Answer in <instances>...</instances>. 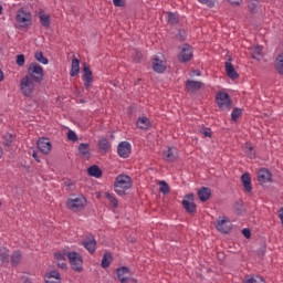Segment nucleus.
<instances>
[{
	"label": "nucleus",
	"instance_id": "9b49d317",
	"mask_svg": "<svg viewBox=\"0 0 283 283\" xmlns=\"http://www.w3.org/2000/svg\"><path fill=\"white\" fill-rule=\"evenodd\" d=\"M38 149L41 151V154L48 155L50 151H52V143L49 138L41 137L38 139Z\"/></svg>",
	"mask_w": 283,
	"mask_h": 283
},
{
	"label": "nucleus",
	"instance_id": "13d9d810",
	"mask_svg": "<svg viewBox=\"0 0 283 283\" xmlns=\"http://www.w3.org/2000/svg\"><path fill=\"white\" fill-rule=\"evenodd\" d=\"M200 3H208L209 0H199Z\"/></svg>",
	"mask_w": 283,
	"mask_h": 283
},
{
	"label": "nucleus",
	"instance_id": "dca6fc26",
	"mask_svg": "<svg viewBox=\"0 0 283 283\" xmlns=\"http://www.w3.org/2000/svg\"><path fill=\"white\" fill-rule=\"evenodd\" d=\"M82 80L84 82L85 87H92V82L94 81L92 71L87 64H84Z\"/></svg>",
	"mask_w": 283,
	"mask_h": 283
},
{
	"label": "nucleus",
	"instance_id": "4c0bfd02",
	"mask_svg": "<svg viewBox=\"0 0 283 283\" xmlns=\"http://www.w3.org/2000/svg\"><path fill=\"white\" fill-rule=\"evenodd\" d=\"M276 70L280 74H283V53L276 57Z\"/></svg>",
	"mask_w": 283,
	"mask_h": 283
},
{
	"label": "nucleus",
	"instance_id": "6e6552de",
	"mask_svg": "<svg viewBox=\"0 0 283 283\" xmlns=\"http://www.w3.org/2000/svg\"><path fill=\"white\" fill-rule=\"evenodd\" d=\"M66 205L71 211H81V209H84L85 205H87V200L83 196H78L73 199H69Z\"/></svg>",
	"mask_w": 283,
	"mask_h": 283
},
{
	"label": "nucleus",
	"instance_id": "c756f323",
	"mask_svg": "<svg viewBox=\"0 0 283 283\" xmlns=\"http://www.w3.org/2000/svg\"><path fill=\"white\" fill-rule=\"evenodd\" d=\"M0 260L3 264L10 262V251L7 248H0Z\"/></svg>",
	"mask_w": 283,
	"mask_h": 283
},
{
	"label": "nucleus",
	"instance_id": "2f4dec72",
	"mask_svg": "<svg viewBox=\"0 0 283 283\" xmlns=\"http://www.w3.org/2000/svg\"><path fill=\"white\" fill-rule=\"evenodd\" d=\"M105 197L107 198L111 207H113V209L118 208V199H116V197L109 192H105Z\"/></svg>",
	"mask_w": 283,
	"mask_h": 283
},
{
	"label": "nucleus",
	"instance_id": "09e8293b",
	"mask_svg": "<svg viewBox=\"0 0 283 283\" xmlns=\"http://www.w3.org/2000/svg\"><path fill=\"white\" fill-rule=\"evenodd\" d=\"M201 134L206 136L207 138H211V129L210 128H205L201 130Z\"/></svg>",
	"mask_w": 283,
	"mask_h": 283
},
{
	"label": "nucleus",
	"instance_id": "680f3d73",
	"mask_svg": "<svg viewBox=\"0 0 283 283\" xmlns=\"http://www.w3.org/2000/svg\"><path fill=\"white\" fill-rule=\"evenodd\" d=\"M1 12H3V7L0 6V14H1Z\"/></svg>",
	"mask_w": 283,
	"mask_h": 283
},
{
	"label": "nucleus",
	"instance_id": "6e6d98bb",
	"mask_svg": "<svg viewBox=\"0 0 283 283\" xmlns=\"http://www.w3.org/2000/svg\"><path fill=\"white\" fill-rule=\"evenodd\" d=\"M33 158L36 160V163H39V155H36V153H33Z\"/></svg>",
	"mask_w": 283,
	"mask_h": 283
},
{
	"label": "nucleus",
	"instance_id": "e2e57ef3",
	"mask_svg": "<svg viewBox=\"0 0 283 283\" xmlns=\"http://www.w3.org/2000/svg\"><path fill=\"white\" fill-rule=\"evenodd\" d=\"M132 282H133V283H137V281H136V280H134V279L132 280Z\"/></svg>",
	"mask_w": 283,
	"mask_h": 283
},
{
	"label": "nucleus",
	"instance_id": "b1692460",
	"mask_svg": "<svg viewBox=\"0 0 283 283\" xmlns=\"http://www.w3.org/2000/svg\"><path fill=\"white\" fill-rule=\"evenodd\" d=\"M226 73L229 78H232V81L238 78V72H235V69H233L231 61L226 62Z\"/></svg>",
	"mask_w": 283,
	"mask_h": 283
},
{
	"label": "nucleus",
	"instance_id": "f704fd0d",
	"mask_svg": "<svg viewBox=\"0 0 283 283\" xmlns=\"http://www.w3.org/2000/svg\"><path fill=\"white\" fill-rule=\"evenodd\" d=\"M248 8L250 12H258V8H260V2L258 0H250L248 2Z\"/></svg>",
	"mask_w": 283,
	"mask_h": 283
},
{
	"label": "nucleus",
	"instance_id": "f8f14e48",
	"mask_svg": "<svg viewBox=\"0 0 283 283\" xmlns=\"http://www.w3.org/2000/svg\"><path fill=\"white\" fill-rule=\"evenodd\" d=\"M182 206L188 213L196 212V202H193V193H189L185 196L182 200Z\"/></svg>",
	"mask_w": 283,
	"mask_h": 283
},
{
	"label": "nucleus",
	"instance_id": "ddd939ff",
	"mask_svg": "<svg viewBox=\"0 0 283 283\" xmlns=\"http://www.w3.org/2000/svg\"><path fill=\"white\" fill-rule=\"evenodd\" d=\"M117 153L120 158H129V154H132V144L122 142L117 147Z\"/></svg>",
	"mask_w": 283,
	"mask_h": 283
},
{
	"label": "nucleus",
	"instance_id": "2eb2a0df",
	"mask_svg": "<svg viewBox=\"0 0 283 283\" xmlns=\"http://www.w3.org/2000/svg\"><path fill=\"white\" fill-rule=\"evenodd\" d=\"M67 251L63 252H55V263L57 264L59 269H67Z\"/></svg>",
	"mask_w": 283,
	"mask_h": 283
},
{
	"label": "nucleus",
	"instance_id": "603ef678",
	"mask_svg": "<svg viewBox=\"0 0 283 283\" xmlns=\"http://www.w3.org/2000/svg\"><path fill=\"white\" fill-rule=\"evenodd\" d=\"M140 59H143V53L136 52V55L134 56V61H136L138 63L140 61Z\"/></svg>",
	"mask_w": 283,
	"mask_h": 283
},
{
	"label": "nucleus",
	"instance_id": "7ed1b4c3",
	"mask_svg": "<svg viewBox=\"0 0 283 283\" xmlns=\"http://www.w3.org/2000/svg\"><path fill=\"white\" fill-rule=\"evenodd\" d=\"M65 255L73 271L81 273V271H83V256H81L78 252H66Z\"/></svg>",
	"mask_w": 283,
	"mask_h": 283
},
{
	"label": "nucleus",
	"instance_id": "5fc2aeb1",
	"mask_svg": "<svg viewBox=\"0 0 283 283\" xmlns=\"http://www.w3.org/2000/svg\"><path fill=\"white\" fill-rule=\"evenodd\" d=\"M190 76H200V71L196 70L190 73Z\"/></svg>",
	"mask_w": 283,
	"mask_h": 283
},
{
	"label": "nucleus",
	"instance_id": "20e7f679",
	"mask_svg": "<svg viewBox=\"0 0 283 283\" xmlns=\"http://www.w3.org/2000/svg\"><path fill=\"white\" fill-rule=\"evenodd\" d=\"M28 74L32 78V81L39 83V81H43V66H41V64L36 62H33L29 65Z\"/></svg>",
	"mask_w": 283,
	"mask_h": 283
},
{
	"label": "nucleus",
	"instance_id": "8fccbe9b",
	"mask_svg": "<svg viewBox=\"0 0 283 283\" xmlns=\"http://www.w3.org/2000/svg\"><path fill=\"white\" fill-rule=\"evenodd\" d=\"M242 234L244 235V238L249 239V238H251V230L244 228L242 230Z\"/></svg>",
	"mask_w": 283,
	"mask_h": 283
},
{
	"label": "nucleus",
	"instance_id": "58836bf2",
	"mask_svg": "<svg viewBox=\"0 0 283 283\" xmlns=\"http://www.w3.org/2000/svg\"><path fill=\"white\" fill-rule=\"evenodd\" d=\"M35 61L39 63H42V65H48L49 61L45 56H43V52H36L35 53Z\"/></svg>",
	"mask_w": 283,
	"mask_h": 283
},
{
	"label": "nucleus",
	"instance_id": "e433bc0d",
	"mask_svg": "<svg viewBox=\"0 0 283 283\" xmlns=\"http://www.w3.org/2000/svg\"><path fill=\"white\" fill-rule=\"evenodd\" d=\"M98 148L101 151H107V149H109V142H107L106 138H101L98 142Z\"/></svg>",
	"mask_w": 283,
	"mask_h": 283
},
{
	"label": "nucleus",
	"instance_id": "ea45409f",
	"mask_svg": "<svg viewBox=\"0 0 283 283\" xmlns=\"http://www.w3.org/2000/svg\"><path fill=\"white\" fill-rule=\"evenodd\" d=\"M159 189H160L161 193L167 196V193H169V184L166 181H159Z\"/></svg>",
	"mask_w": 283,
	"mask_h": 283
},
{
	"label": "nucleus",
	"instance_id": "49530a36",
	"mask_svg": "<svg viewBox=\"0 0 283 283\" xmlns=\"http://www.w3.org/2000/svg\"><path fill=\"white\" fill-rule=\"evenodd\" d=\"M3 138H4V145H7V146H9L10 143H12V140H13L12 134H6L3 136Z\"/></svg>",
	"mask_w": 283,
	"mask_h": 283
},
{
	"label": "nucleus",
	"instance_id": "c9c22d12",
	"mask_svg": "<svg viewBox=\"0 0 283 283\" xmlns=\"http://www.w3.org/2000/svg\"><path fill=\"white\" fill-rule=\"evenodd\" d=\"M45 277H50V280H57L61 282V273H59V271L56 270H52L51 272L46 273L44 275V279Z\"/></svg>",
	"mask_w": 283,
	"mask_h": 283
},
{
	"label": "nucleus",
	"instance_id": "37998d69",
	"mask_svg": "<svg viewBox=\"0 0 283 283\" xmlns=\"http://www.w3.org/2000/svg\"><path fill=\"white\" fill-rule=\"evenodd\" d=\"M242 116V109L240 108H234L231 113V118L232 120H238Z\"/></svg>",
	"mask_w": 283,
	"mask_h": 283
},
{
	"label": "nucleus",
	"instance_id": "4468645a",
	"mask_svg": "<svg viewBox=\"0 0 283 283\" xmlns=\"http://www.w3.org/2000/svg\"><path fill=\"white\" fill-rule=\"evenodd\" d=\"M82 244L88 253H95L96 252V239H94V235L90 234L87 235L83 241Z\"/></svg>",
	"mask_w": 283,
	"mask_h": 283
},
{
	"label": "nucleus",
	"instance_id": "6ab92c4d",
	"mask_svg": "<svg viewBox=\"0 0 283 283\" xmlns=\"http://www.w3.org/2000/svg\"><path fill=\"white\" fill-rule=\"evenodd\" d=\"M178 148L170 147L165 153V160H167V163H176V160H178Z\"/></svg>",
	"mask_w": 283,
	"mask_h": 283
},
{
	"label": "nucleus",
	"instance_id": "5701e85b",
	"mask_svg": "<svg viewBox=\"0 0 283 283\" xmlns=\"http://www.w3.org/2000/svg\"><path fill=\"white\" fill-rule=\"evenodd\" d=\"M198 196H199V200H201V202H207V200H209V198H211V189H209L207 187H202L198 190Z\"/></svg>",
	"mask_w": 283,
	"mask_h": 283
},
{
	"label": "nucleus",
	"instance_id": "79ce46f5",
	"mask_svg": "<svg viewBox=\"0 0 283 283\" xmlns=\"http://www.w3.org/2000/svg\"><path fill=\"white\" fill-rule=\"evenodd\" d=\"M67 139L71 140L72 143H76V140H78V136L76 135V133L72 129H70L66 134Z\"/></svg>",
	"mask_w": 283,
	"mask_h": 283
},
{
	"label": "nucleus",
	"instance_id": "a18cd8bd",
	"mask_svg": "<svg viewBox=\"0 0 283 283\" xmlns=\"http://www.w3.org/2000/svg\"><path fill=\"white\" fill-rule=\"evenodd\" d=\"M17 65H19L20 67H23V65H25V56L23 54L17 56Z\"/></svg>",
	"mask_w": 283,
	"mask_h": 283
},
{
	"label": "nucleus",
	"instance_id": "0e129e2a",
	"mask_svg": "<svg viewBox=\"0 0 283 283\" xmlns=\"http://www.w3.org/2000/svg\"><path fill=\"white\" fill-rule=\"evenodd\" d=\"M0 207H1V201H0Z\"/></svg>",
	"mask_w": 283,
	"mask_h": 283
},
{
	"label": "nucleus",
	"instance_id": "864d4df0",
	"mask_svg": "<svg viewBox=\"0 0 283 283\" xmlns=\"http://www.w3.org/2000/svg\"><path fill=\"white\" fill-rule=\"evenodd\" d=\"M231 6H240L242 3V0H228Z\"/></svg>",
	"mask_w": 283,
	"mask_h": 283
},
{
	"label": "nucleus",
	"instance_id": "a19ab883",
	"mask_svg": "<svg viewBox=\"0 0 283 283\" xmlns=\"http://www.w3.org/2000/svg\"><path fill=\"white\" fill-rule=\"evenodd\" d=\"M247 283H266V281L262 276H251Z\"/></svg>",
	"mask_w": 283,
	"mask_h": 283
},
{
	"label": "nucleus",
	"instance_id": "3c124183",
	"mask_svg": "<svg viewBox=\"0 0 283 283\" xmlns=\"http://www.w3.org/2000/svg\"><path fill=\"white\" fill-rule=\"evenodd\" d=\"M45 283H61V281L56 280V279H50V277H45L44 279Z\"/></svg>",
	"mask_w": 283,
	"mask_h": 283
},
{
	"label": "nucleus",
	"instance_id": "4be33fe9",
	"mask_svg": "<svg viewBox=\"0 0 283 283\" xmlns=\"http://www.w3.org/2000/svg\"><path fill=\"white\" fill-rule=\"evenodd\" d=\"M241 182L247 193H251V191H253V187L251 186V176L249 174H243L241 176Z\"/></svg>",
	"mask_w": 283,
	"mask_h": 283
},
{
	"label": "nucleus",
	"instance_id": "de8ad7c7",
	"mask_svg": "<svg viewBox=\"0 0 283 283\" xmlns=\"http://www.w3.org/2000/svg\"><path fill=\"white\" fill-rule=\"evenodd\" d=\"M113 3L116 8H123V6H125V0H113Z\"/></svg>",
	"mask_w": 283,
	"mask_h": 283
},
{
	"label": "nucleus",
	"instance_id": "7c9ffc66",
	"mask_svg": "<svg viewBox=\"0 0 283 283\" xmlns=\"http://www.w3.org/2000/svg\"><path fill=\"white\" fill-rule=\"evenodd\" d=\"M165 17H166V21L170 23V25H176V23H178L179 21L178 14L172 12L166 13Z\"/></svg>",
	"mask_w": 283,
	"mask_h": 283
},
{
	"label": "nucleus",
	"instance_id": "0eeeda50",
	"mask_svg": "<svg viewBox=\"0 0 283 283\" xmlns=\"http://www.w3.org/2000/svg\"><path fill=\"white\" fill-rule=\"evenodd\" d=\"M216 101H217L218 107H220L221 109H231L232 102H231V97H229L227 92H223V91L218 92L216 95Z\"/></svg>",
	"mask_w": 283,
	"mask_h": 283
},
{
	"label": "nucleus",
	"instance_id": "412c9836",
	"mask_svg": "<svg viewBox=\"0 0 283 283\" xmlns=\"http://www.w3.org/2000/svg\"><path fill=\"white\" fill-rule=\"evenodd\" d=\"M201 87H202V82L192 81V80H188L186 82V90L191 94H193V92H198V90H200Z\"/></svg>",
	"mask_w": 283,
	"mask_h": 283
},
{
	"label": "nucleus",
	"instance_id": "cd10ccee",
	"mask_svg": "<svg viewBox=\"0 0 283 283\" xmlns=\"http://www.w3.org/2000/svg\"><path fill=\"white\" fill-rule=\"evenodd\" d=\"M87 171H88V176H93V178H101V176H103V171L96 165L91 166L87 169Z\"/></svg>",
	"mask_w": 283,
	"mask_h": 283
},
{
	"label": "nucleus",
	"instance_id": "c85d7f7f",
	"mask_svg": "<svg viewBox=\"0 0 283 283\" xmlns=\"http://www.w3.org/2000/svg\"><path fill=\"white\" fill-rule=\"evenodd\" d=\"M114 260V258L112 256V253L106 252L103 255L102 259V269H108L109 264H112V261Z\"/></svg>",
	"mask_w": 283,
	"mask_h": 283
},
{
	"label": "nucleus",
	"instance_id": "f257e3e1",
	"mask_svg": "<svg viewBox=\"0 0 283 283\" xmlns=\"http://www.w3.org/2000/svg\"><path fill=\"white\" fill-rule=\"evenodd\" d=\"M132 189V177L127 175H118L115 181V191L118 196H125V191Z\"/></svg>",
	"mask_w": 283,
	"mask_h": 283
},
{
	"label": "nucleus",
	"instance_id": "393cba45",
	"mask_svg": "<svg viewBox=\"0 0 283 283\" xmlns=\"http://www.w3.org/2000/svg\"><path fill=\"white\" fill-rule=\"evenodd\" d=\"M138 129H148L151 127V122L147 117H139L136 122Z\"/></svg>",
	"mask_w": 283,
	"mask_h": 283
},
{
	"label": "nucleus",
	"instance_id": "052dcab7",
	"mask_svg": "<svg viewBox=\"0 0 283 283\" xmlns=\"http://www.w3.org/2000/svg\"><path fill=\"white\" fill-rule=\"evenodd\" d=\"M23 283H32V281H30V280H24V282Z\"/></svg>",
	"mask_w": 283,
	"mask_h": 283
},
{
	"label": "nucleus",
	"instance_id": "f03ea898",
	"mask_svg": "<svg viewBox=\"0 0 283 283\" xmlns=\"http://www.w3.org/2000/svg\"><path fill=\"white\" fill-rule=\"evenodd\" d=\"M15 23L19 28H30L32 25V13L25 9H20L15 14Z\"/></svg>",
	"mask_w": 283,
	"mask_h": 283
},
{
	"label": "nucleus",
	"instance_id": "473e14b6",
	"mask_svg": "<svg viewBox=\"0 0 283 283\" xmlns=\"http://www.w3.org/2000/svg\"><path fill=\"white\" fill-rule=\"evenodd\" d=\"M40 21H41V24L43 25V28H50V23H51L50 14L41 12L40 13Z\"/></svg>",
	"mask_w": 283,
	"mask_h": 283
},
{
	"label": "nucleus",
	"instance_id": "4d7b16f0",
	"mask_svg": "<svg viewBox=\"0 0 283 283\" xmlns=\"http://www.w3.org/2000/svg\"><path fill=\"white\" fill-rule=\"evenodd\" d=\"M3 81V72L0 71V82Z\"/></svg>",
	"mask_w": 283,
	"mask_h": 283
},
{
	"label": "nucleus",
	"instance_id": "9d476101",
	"mask_svg": "<svg viewBox=\"0 0 283 283\" xmlns=\"http://www.w3.org/2000/svg\"><path fill=\"white\" fill-rule=\"evenodd\" d=\"M192 57L193 49L191 48V45L185 44L179 53V61H181V63H187V61H191Z\"/></svg>",
	"mask_w": 283,
	"mask_h": 283
},
{
	"label": "nucleus",
	"instance_id": "c03bdc74",
	"mask_svg": "<svg viewBox=\"0 0 283 283\" xmlns=\"http://www.w3.org/2000/svg\"><path fill=\"white\" fill-rule=\"evenodd\" d=\"M12 264H19L21 262V252L17 251L11 256Z\"/></svg>",
	"mask_w": 283,
	"mask_h": 283
},
{
	"label": "nucleus",
	"instance_id": "72a5a7b5",
	"mask_svg": "<svg viewBox=\"0 0 283 283\" xmlns=\"http://www.w3.org/2000/svg\"><path fill=\"white\" fill-rule=\"evenodd\" d=\"M244 149L248 158H255V148H253V145L247 143Z\"/></svg>",
	"mask_w": 283,
	"mask_h": 283
},
{
	"label": "nucleus",
	"instance_id": "1a4fd4ad",
	"mask_svg": "<svg viewBox=\"0 0 283 283\" xmlns=\"http://www.w3.org/2000/svg\"><path fill=\"white\" fill-rule=\"evenodd\" d=\"M216 229L220 233H229L231 231V220L227 217H219L216 222Z\"/></svg>",
	"mask_w": 283,
	"mask_h": 283
},
{
	"label": "nucleus",
	"instance_id": "aec40b11",
	"mask_svg": "<svg viewBox=\"0 0 283 283\" xmlns=\"http://www.w3.org/2000/svg\"><path fill=\"white\" fill-rule=\"evenodd\" d=\"M116 273L119 282L127 283V281L129 280V269L127 266L118 268L116 270Z\"/></svg>",
	"mask_w": 283,
	"mask_h": 283
},
{
	"label": "nucleus",
	"instance_id": "a878e982",
	"mask_svg": "<svg viewBox=\"0 0 283 283\" xmlns=\"http://www.w3.org/2000/svg\"><path fill=\"white\" fill-rule=\"evenodd\" d=\"M81 62L78 59L74 57L72 60V65H71V76H76L78 75V72H81Z\"/></svg>",
	"mask_w": 283,
	"mask_h": 283
},
{
	"label": "nucleus",
	"instance_id": "a211bd4d",
	"mask_svg": "<svg viewBox=\"0 0 283 283\" xmlns=\"http://www.w3.org/2000/svg\"><path fill=\"white\" fill-rule=\"evenodd\" d=\"M258 180L261 182V185H264L266 182H271V171L266 168H262L258 172Z\"/></svg>",
	"mask_w": 283,
	"mask_h": 283
},
{
	"label": "nucleus",
	"instance_id": "bb28decb",
	"mask_svg": "<svg viewBox=\"0 0 283 283\" xmlns=\"http://www.w3.org/2000/svg\"><path fill=\"white\" fill-rule=\"evenodd\" d=\"M250 53L252 54L253 59H256L258 61H260V59H262V46L252 45L250 48Z\"/></svg>",
	"mask_w": 283,
	"mask_h": 283
},
{
	"label": "nucleus",
	"instance_id": "bf43d9fd",
	"mask_svg": "<svg viewBox=\"0 0 283 283\" xmlns=\"http://www.w3.org/2000/svg\"><path fill=\"white\" fill-rule=\"evenodd\" d=\"M3 156V148L0 147V158Z\"/></svg>",
	"mask_w": 283,
	"mask_h": 283
},
{
	"label": "nucleus",
	"instance_id": "39448f33",
	"mask_svg": "<svg viewBox=\"0 0 283 283\" xmlns=\"http://www.w3.org/2000/svg\"><path fill=\"white\" fill-rule=\"evenodd\" d=\"M153 70L157 72V74H163L165 70H167V59L161 53H158L153 59Z\"/></svg>",
	"mask_w": 283,
	"mask_h": 283
},
{
	"label": "nucleus",
	"instance_id": "423d86ee",
	"mask_svg": "<svg viewBox=\"0 0 283 283\" xmlns=\"http://www.w3.org/2000/svg\"><path fill=\"white\" fill-rule=\"evenodd\" d=\"M20 90L24 96H32V94L34 93V81H32L30 76H24L20 81Z\"/></svg>",
	"mask_w": 283,
	"mask_h": 283
},
{
	"label": "nucleus",
	"instance_id": "f3484780",
	"mask_svg": "<svg viewBox=\"0 0 283 283\" xmlns=\"http://www.w3.org/2000/svg\"><path fill=\"white\" fill-rule=\"evenodd\" d=\"M78 156L81 158H84L85 160H88L92 156V149L90 148V144L82 143L78 145Z\"/></svg>",
	"mask_w": 283,
	"mask_h": 283
}]
</instances>
